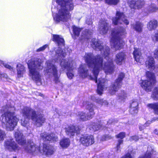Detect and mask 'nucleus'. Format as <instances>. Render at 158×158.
Listing matches in <instances>:
<instances>
[{
    "instance_id": "1",
    "label": "nucleus",
    "mask_w": 158,
    "mask_h": 158,
    "mask_svg": "<svg viewBox=\"0 0 158 158\" xmlns=\"http://www.w3.org/2000/svg\"><path fill=\"white\" fill-rule=\"evenodd\" d=\"M92 47L97 51H100L101 54L106 59V61L103 63L102 58L100 55L94 56L91 53L85 54L84 58L89 67L93 68V72L94 77L90 76L91 80L97 83V92L101 95L103 90L107 88V81L104 78H100L97 83V76L99 71L102 69L104 70L106 74H111L114 71L115 66L113 64L112 56L110 54V48L108 46L104 47L102 41L95 38L92 40Z\"/></svg>"
},
{
    "instance_id": "2",
    "label": "nucleus",
    "mask_w": 158,
    "mask_h": 158,
    "mask_svg": "<svg viewBox=\"0 0 158 158\" xmlns=\"http://www.w3.org/2000/svg\"><path fill=\"white\" fill-rule=\"evenodd\" d=\"M73 0H56L52 2V11L54 13L59 8L57 14L54 16V20L56 22L60 21L66 22L70 18L69 11L72 10L74 7Z\"/></svg>"
},
{
    "instance_id": "3",
    "label": "nucleus",
    "mask_w": 158,
    "mask_h": 158,
    "mask_svg": "<svg viewBox=\"0 0 158 158\" xmlns=\"http://www.w3.org/2000/svg\"><path fill=\"white\" fill-rule=\"evenodd\" d=\"M14 136L18 143L23 146L25 151L28 153L34 154L40 152L45 155H50L53 153V147L49 144H44L43 150L41 151L40 148L31 140H29L27 143H26V140L23 134L19 130H17L15 131Z\"/></svg>"
},
{
    "instance_id": "4",
    "label": "nucleus",
    "mask_w": 158,
    "mask_h": 158,
    "mask_svg": "<svg viewBox=\"0 0 158 158\" xmlns=\"http://www.w3.org/2000/svg\"><path fill=\"white\" fill-rule=\"evenodd\" d=\"M59 46L58 48L55 49L54 51H53V53H55L54 58L53 60L52 61L51 60H48L47 61L46 64L47 66L46 71L48 74L50 76H53L54 77V80L56 83H57L59 82V76L58 75L56 67L53 63L54 61L55 62H59L61 60L62 61H65V63L67 62L65 61L67 60V63L73 61L71 59H66L64 60V59L65 57L66 53L65 50L63 51L62 50V48Z\"/></svg>"
},
{
    "instance_id": "5",
    "label": "nucleus",
    "mask_w": 158,
    "mask_h": 158,
    "mask_svg": "<svg viewBox=\"0 0 158 158\" xmlns=\"http://www.w3.org/2000/svg\"><path fill=\"white\" fill-rule=\"evenodd\" d=\"M14 110V107L7 105L3 106L2 109V112L3 111L4 114L1 116L0 119L3 123H6L7 129L10 131L14 130L18 121V119L13 112Z\"/></svg>"
},
{
    "instance_id": "6",
    "label": "nucleus",
    "mask_w": 158,
    "mask_h": 158,
    "mask_svg": "<svg viewBox=\"0 0 158 158\" xmlns=\"http://www.w3.org/2000/svg\"><path fill=\"white\" fill-rule=\"evenodd\" d=\"M42 61L41 59L34 58L29 60L27 63L30 76L38 85L42 84L41 76L38 70L42 69Z\"/></svg>"
},
{
    "instance_id": "7",
    "label": "nucleus",
    "mask_w": 158,
    "mask_h": 158,
    "mask_svg": "<svg viewBox=\"0 0 158 158\" xmlns=\"http://www.w3.org/2000/svg\"><path fill=\"white\" fill-rule=\"evenodd\" d=\"M125 29L122 27L118 29L115 28L112 30L110 43L111 45L116 50H120L123 47L124 42L120 36L124 35L125 33Z\"/></svg>"
},
{
    "instance_id": "8",
    "label": "nucleus",
    "mask_w": 158,
    "mask_h": 158,
    "mask_svg": "<svg viewBox=\"0 0 158 158\" xmlns=\"http://www.w3.org/2000/svg\"><path fill=\"white\" fill-rule=\"evenodd\" d=\"M147 80L142 81L141 86L146 91L148 92L151 91L152 88L156 82L155 76L151 72L147 71L146 73Z\"/></svg>"
},
{
    "instance_id": "9",
    "label": "nucleus",
    "mask_w": 158,
    "mask_h": 158,
    "mask_svg": "<svg viewBox=\"0 0 158 158\" xmlns=\"http://www.w3.org/2000/svg\"><path fill=\"white\" fill-rule=\"evenodd\" d=\"M84 106H85L87 109H88L89 113L88 114H86L83 112H80L78 114V117L80 120L85 121L91 119L94 114V108L95 106L89 102H84L83 103Z\"/></svg>"
},
{
    "instance_id": "10",
    "label": "nucleus",
    "mask_w": 158,
    "mask_h": 158,
    "mask_svg": "<svg viewBox=\"0 0 158 158\" xmlns=\"http://www.w3.org/2000/svg\"><path fill=\"white\" fill-rule=\"evenodd\" d=\"M125 74L121 73L115 82L112 84L109 88V92L112 95L114 94L121 85V82L125 77Z\"/></svg>"
},
{
    "instance_id": "11",
    "label": "nucleus",
    "mask_w": 158,
    "mask_h": 158,
    "mask_svg": "<svg viewBox=\"0 0 158 158\" xmlns=\"http://www.w3.org/2000/svg\"><path fill=\"white\" fill-rule=\"evenodd\" d=\"M31 109L30 107H25L22 110L23 116L24 118L21 120V125L27 127L29 124V120L30 118L31 119Z\"/></svg>"
},
{
    "instance_id": "12",
    "label": "nucleus",
    "mask_w": 158,
    "mask_h": 158,
    "mask_svg": "<svg viewBox=\"0 0 158 158\" xmlns=\"http://www.w3.org/2000/svg\"><path fill=\"white\" fill-rule=\"evenodd\" d=\"M113 23L115 25L124 24L127 25L129 24V22L126 19L124 14L122 12L117 11L116 17L112 19Z\"/></svg>"
},
{
    "instance_id": "13",
    "label": "nucleus",
    "mask_w": 158,
    "mask_h": 158,
    "mask_svg": "<svg viewBox=\"0 0 158 158\" xmlns=\"http://www.w3.org/2000/svg\"><path fill=\"white\" fill-rule=\"evenodd\" d=\"M65 61L67 62L66 63H65V61H62L60 62L61 70H62V71H68L67 73V76L69 78L71 79L74 76V74L71 71L73 69L72 67L73 64V61L67 63V60Z\"/></svg>"
},
{
    "instance_id": "14",
    "label": "nucleus",
    "mask_w": 158,
    "mask_h": 158,
    "mask_svg": "<svg viewBox=\"0 0 158 158\" xmlns=\"http://www.w3.org/2000/svg\"><path fill=\"white\" fill-rule=\"evenodd\" d=\"M31 119L35 122V125L37 127H40L44 123L45 118L42 115H37L35 111L31 109Z\"/></svg>"
},
{
    "instance_id": "15",
    "label": "nucleus",
    "mask_w": 158,
    "mask_h": 158,
    "mask_svg": "<svg viewBox=\"0 0 158 158\" xmlns=\"http://www.w3.org/2000/svg\"><path fill=\"white\" fill-rule=\"evenodd\" d=\"M80 141L83 145L88 146L94 143V139L93 135H87L81 137Z\"/></svg>"
},
{
    "instance_id": "16",
    "label": "nucleus",
    "mask_w": 158,
    "mask_h": 158,
    "mask_svg": "<svg viewBox=\"0 0 158 158\" xmlns=\"http://www.w3.org/2000/svg\"><path fill=\"white\" fill-rule=\"evenodd\" d=\"M110 25L108 21L105 19H102L99 21V31L101 34H106L109 29Z\"/></svg>"
},
{
    "instance_id": "17",
    "label": "nucleus",
    "mask_w": 158,
    "mask_h": 158,
    "mask_svg": "<svg viewBox=\"0 0 158 158\" xmlns=\"http://www.w3.org/2000/svg\"><path fill=\"white\" fill-rule=\"evenodd\" d=\"M4 146L5 148L12 151L19 149V148L13 139H8L4 142Z\"/></svg>"
},
{
    "instance_id": "18",
    "label": "nucleus",
    "mask_w": 158,
    "mask_h": 158,
    "mask_svg": "<svg viewBox=\"0 0 158 158\" xmlns=\"http://www.w3.org/2000/svg\"><path fill=\"white\" fill-rule=\"evenodd\" d=\"M128 2L131 9H141L145 4L141 0H128Z\"/></svg>"
},
{
    "instance_id": "19",
    "label": "nucleus",
    "mask_w": 158,
    "mask_h": 158,
    "mask_svg": "<svg viewBox=\"0 0 158 158\" xmlns=\"http://www.w3.org/2000/svg\"><path fill=\"white\" fill-rule=\"evenodd\" d=\"M155 61L154 58L152 57H148L145 62L146 67L150 70H155V73L158 76V65L155 66Z\"/></svg>"
},
{
    "instance_id": "20",
    "label": "nucleus",
    "mask_w": 158,
    "mask_h": 158,
    "mask_svg": "<svg viewBox=\"0 0 158 158\" xmlns=\"http://www.w3.org/2000/svg\"><path fill=\"white\" fill-rule=\"evenodd\" d=\"M40 136L44 141H49L54 142L58 140L57 136L53 133L48 134L46 133H44L41 134Z\"/></svg>"
},
{
    "instance_id": "21",
    "label": "nucleus",
    "mask_w": 158,
    "mask_h": 158,
    "mask_svg": "<svg viewBox=\"0 0 158 158\" xmlns=\"http://www.w3.org/2000/svg\"><path fill=\"white\" fill-rule=\"evenodd\" d=\"M65 132L69 136H73L75 133L78 134L80 133V129L77 126H72L66 128Z\"/></svg>"
},
{
    "instance_id": "22",
    "label": "nucleus",
    "mask_w": 158,
    "mask_h": 158,
    "mask_svg": "<svg viewBox=\"0 0 158 158\" xmlns=\"http://www.w3.org/2000/svg\"><path fill=\"white\" fill-rule=\"evenodd\" d=\"M78 74L83 78H85L89 75L87 66L85 64L81 65L78 69Z\"/></svg>"
},
{
    "instance_id": "23",
    "label": "nucleus",
    "mask_w": 158,
    "mask_h": 158,
    "mask_svg": "<svg viewBox=\"0 0 158 158\" xmlns=\"http://www.w3.org/2000/svg\"><path fill=\"white\" fill-rule=\"evenodd\" d=\"M126 59V54L124 52H121L117 53L115 56L114 61L118 65H120Z\"/></svg>"
},
{
    "instance_id": "24",
    "label": "nucleus",
    "mask_w": 158,
    "mask_h": 158,
    "mask_svg": "<svg viewBox=\"0 0 158 158\" xmlns=\"http://www.w3.org/2000/svg\"><path fill=\"white\" fill-rule=\"evenodd\" d=\"M52 39L53 41L57 44L59 47H62L64 45V40L61 36L57 35H53Z\"/></svg>"
},
{
    "instance_id": "25",
    "label": "nucleus",
    "mask_w": 158,
    "mask_h": 158,
    "mask_svg": "<svg viewBox=\"0 0 158 158\" xmlns=\"http://www.w3.org/2000/svg\"><path fill=\"white\" fill-rule=\"evenodd\" d=\"M106 128L104 125H101V123H93L90 125L89 128L90 130L93 131H96L101 129H104Z\"/></svg>"
},
{
    "instance_id": "26",
    "label": "nucleus",
    "mask_w": 158,
    "mask_h": 158,
    "mask_svg": "<svg viewBox=\"0 0 158 158\" xmlns=\"http://www.w3.org/2000/svg\"><path fill=\"white\" fill-rule=\"evenodd\" d=\"M16 68L18 77H23L26 71L24 66L21 64H19L17 65Z\"/></svg>"
},
{
    "instance_id": "27",
    "label": "nucleus",
    "mask_w": 158,
    "mask_h": 158,
    "mask_svg": "<svg viewBox=\"0 0 158 158\" xmlns=\"http://www.w3.org/2000/svg\"><path fill=\"white\" fill-rule=\"evenodd\" d=\"M143 24L139 22H137L131 25V27L136 31L138 32H141L142 31Z\"/></svg>"
},
{
    "instance_id": "28",
    "label": "nucleus",
    "mask_w": 158,
    "mask_h": 158,
    "mask_svg": "<svg viewBox=\"0 0 158 158\" xmlns=\"http://www.w3.org/2000/svg\"><path fill=\"white\" fill-rule=\"evenodd\" d=\"M133 54L135 61L139 62H141L142 61L141 53L139 49H135Z\"/></svg>"
},
{
    "instance_id": "29",
    "label": "nucleus",
    "mask_w": 158,
    "mask_h": 158,
    "mask_svg": "<svg viewBox=\"0 0 158 158\" xmlns=\"http://www.w3.org/2000/svg\"><path fill=\"white\" fill-rule=\"evenodd\" d=\"M116 136L117 138H119L121 139L120 140H118V143L117 146V151H120V145L122 144L123 143V139L125 137V133L123 132H120Z\"/></svg>"
},
{
    "instance_id": "30",
    "label": "nucleus",
    "mask_w": 158,
    "mask_h": 158,
    "mask_svg": "<svg viewBox=\"0 0 158 158\" xmlns=\"http://www.w3.org/2000/svg\"><path fill=\"white\" fill-rule=\"evenodd\" d=\"M157 25V21L156 20H152L148 23L147 27L149 30L152 31L156 29Z\"/></svg>"
},
{
    "instance_id": "31",
    "label": "nucleus",
    "mask_w": 158,
    "mask_h": 158,
    "mask_svg": "<svg viewBox=\"0 0 158 158\" xmlns=\"http://www.w3.org/2000/svg\"><path fill=\"white\" fill-rule=\"evenodd\" d=\"M60 145L63 148H67L70 145V141L69 139L64 138L60 142Z\"/></svg>"
},
{
    "instance_id": "32",
    "label": "nucleus",
    "mask_w": 158,
    "mask_h": 158,
    "mask_svg": "<svg viewBox=\"0 0 158 158\" xmlns=\"http://www.w3.org/2000/svg\"><path fill=\"white\" fill-rule=\"evenodd\" d=\"M148 107L153 110L155 114L158 115V102L149 104L147 105Z\"/></svg>"
},
{
    "instance_id": "33",
    "label": "nucleus",
    "mask_w": 158,
    "mask_h": 158,
    "mask_svg": "<svg viewBox=\"0 0 158 158\" xmlns=\"http://www.w3.org/2000/svg\"><path fill=\"white\" fill-rule=\"evenodd\" d=\"M92 31L89 29H86L83 31L81 33L82 39H88L92 35Z\"/></svg>"
},
{
    "instance_id": "34",
    "label": "nucleus",
    "mask_w": 158,
    "mask_h": 158,
    "mask_svg": "<svg viewBox=\"0 0 158 158\" xmlns=\"http://www.w3.org/2000/svg\"><path fill=\"white\" fill-rule=\"evenodd\" d=\"M152 98L154 100H158V88L156 87L153 89L152 94L151 95Z\"/></svg>"
},
{
    "instance_id": "35",
    "label": "nucleus",
    "mask_w": 158,
    "mask_h": 158,
    "mask_svg": "<svg viewBox=\"0 0 158 158\" xmlns=\"http://www.w3.org/2000/svg\"><path fill=\"white\" fill-rule=\"evenodd\" d=\"M105 2L108 5H116L119 2V0H105Z\"/></svg>"
},
{
    "instance_id": "36",
    "label": "nucleus",
    "mask_w": 158,
    "mask_h": 158,
    "mask_svg": "<svg viewBox=\"0 0 158 158\" xmlns=\"http://www.w3.org/2000/svg\"><path fill=\"white\" fill-rule=\"evenodd\" d=\"M73 33L76 36H78L80 34V32L81 31V29L74 26L73 27Z\"/></svg>"
},
{
    "instance_id": "37",
    "label": "nucleus",
    "mask_w": 158,
    "mask_h": 158,
    "mask_svg": "<svg viewBox=\"0 0 158 158\" xmlns=\"http://www.w3.org/2000/svg\"><path fill=\"white\" fill-rule=\"evenodd\" d=\"M149 148H148V150L147 151L146 153L143 156H140L138 158H151V155L153 153L152 152H150L149 150Z\"/></svg>"
},
{
    "instance_id": "38",
    "label": "nucleus",
    "mask_w": 158,
    "mask_h": 158,
    "mask_svg": "<svg viewBox=\"0 0 158 158\" xmlns=\"http://www.w3.org/2000/svg\"><path fill=\"white\" fill-rule=\"evenodd\" d=\"M118 97L119 99L121 100H123L127 97V94L124 91H122L121 93L119 94Z\"/></svg>"
},
{
    "instance_id": "39",
    "label": "nucleus",
    "mask_w": 158,
    "mask_h": 158,
    "mask_svg": "<svg viewBox=\"0 0 158 158\" xmlns=\"http://www.w3.org/2000/svg\"><path fill=\"white\" fill-rule=\"evenodd\" d=\"M0 65L1 66L3 65L5 68L8 69L10 70H12L13 69V67H12L11 66H10L9 64L4 63L2 61L0 60Z\"/></svg>"
},
{
    "instance_id": "40",
    "label": "nucleus",
    "mask_w": 158,
    "mask_h": 158,
    "mask_svg": "<svg viewBox=\"0 0 158 158\" xmlns=\"http://www.w3.org/2000/svg\"><path fill=\"white\" fill-rule=\"evenodd\" d=\"M129 112L131 114H136L138 112V108L130 107Z\"/></svg>"
},
{
    "instance_id": "41",
    "label": "nucleus",
    "mask_w": 158,
    "mask_h": 158,
    "mask_svg": "<svg viewBox=\"0 0 158 158\" xmlns=\"http://www.w3.org/2000/svg\"><path fill=\"white\" fill-rule=\"evenodd\" d=\"M6 134L5 132L0 129V141H2L5 137Z\"/></svg>"
},
{
    "instance_id": "42",
    "label": "nucleus",
    "mask_w": 158,
    "mask_h": 158,
    "mask_svg": "<svg viewBox=\"0 0 158 158\" xmlns=\"http://www.w3.org/2000/svg\"><path fill=\"white\" fill-rule=\"evenodd\" d=\"M133 150H132V151H130V153L129 152L127 153L125 156H123L122 158H133L131 155V154L134 153Z\"/></svg>"
},
{
    "instance_id": "43",
    "label": "nucleus",
    "mask_w": 158,
    "mask_h": 158,
    "mask_svg": "<svg viewBox=\"0 0 158 158\" xmlns=\"http://www.w3.org/2000/svg\"><path fill=\"white\" fill-rule=\"evenodd\" d=\"M97 102L102 105H106L108 104V103L106 101L103 100V99L98 100H97Z\"/></svg>"
},
{
    "instance_id": "44",
    "label": "nucleus",
    "mask_w": 158,
    "mask_h": 158,
    "mask_svg": "<svg viewBox=\"0 0 158 158\" xmlns=\"http://www.w3.org/2000/svg\"><path fill=\"white\" fill-rule=\"evenodd\" d=\"M48 44H45L42 47L38 49L36 51L37 52H40L41 51H43L45 50V49L48 47Z\"/></svg>"
},
{
    "instance_id": "45",
    "label": "nucleus",
    "mask_w": 158,
    "mask_h": 158,
    "mask_svg": "<svg viewBox=\"0 0 158 158\" xmlns=\"http://www.w3.org/2000/svg\"><path fill=\"white\" fill-rule=\"evenodd\" d=\"M138 105V104L137 102H133L131 105L130 107L137 108Z\"/></svg>"
},
{
    "instance_id": "46",
    "label": "nucleus",
    "mask_w": 158,
    "mask_h": 158,
    "mask_svg": "<svg viewBox=\"0 0 158 158\" xmlns=\"http://www.w3.org/2000/svg\"><path fill=\"white\" fill-rule=\"evenodd\" d=\"M147 123V121L144 125H141L139 126V129L140 131H142L146 127L148 126L150 124H149L148 123L146 124Z\"/></svg>"
},
{
    "instance_id": "47",
    "label": "nucleus",
    "mask_w": 158,
    "mask_h": 158,
    "mask_svg": "<svg viewBox=\"0 0 158 158\" xmlns=\"http://www.w3.org/2000/svg\"><path fill=\"white\" fill-rule=\"evenodd\" d=\"M112 137L110 135H106L104 136L102 138V139L103 140H108L112 138Z\"/></svg>"
},
{
    "instance_id": "48",
    "label": "nucleus",
    "mask_w": 158,
    "mask_h": 158,
    "mask_svg": "<svg viewBox=\"0 0 158 158\" xmlns=\"http://www.w3.org/2000/svg\"><path fill=\"white\" fill-rule=\"evenodd\" d=\"M139 139V137L136 135L132 136L131 137L130 139V140L131 141H137Z\"/></svg>"
},
{
    "instance_id": "49",
    "label": "nucleus",
    "mask_w": 158,
    "mask_h": 158,
    "mask_svg": "<svg viewBox=\"0 0 158 158\" xmlns=\"http://www.w3.org/2000/svg\"><path fill=\"white\" fill-rule=\"evenodd\" d=\"M154 55L155 58L158 59V48L154 51Z\"/></svg>"
},
{
    "instance_id": "50",
    "label": "nucleus",
    "mask_w": 158,
    "mask_h": 158,
    "mask_svg": "<svg viewBox=\"0 0 158 158\" xmlns=\"http://www.w3.org/2000/svg\"><path fill=\"white\" fill-rule=\"evenodd\" d=\"M158 117H156L154 118H152L151 121H147V123L146 124L148 123H149V124H150L151 123H152L153 122H154L156 121H158Z\"/></svg>"
},
{
    "instance_id": "51",
    "label": "nucleus",
    "mask_w": 158,
    "mask_h": 158,
    "mask_svg": "<svg viewBox=\"0 0 158 158\" xmlns=\"http://www.w3.org/2000/svg\"><path fill=\"white\" fill-rule=\"evenodd\" d=\"M86 23L88 25H90L92 24V19L91 18L87 19L86 20Z\"/></svg>"
},
{
    "instance_id": "52",
    "label": "nucleus",
    "mask_w": 158,
    "mask_h": 158,
    "mask_svg": "<svg viewBox=\"0 0 158 158\" xmlns=\"http://www.w3.org/2000/svg\"><path fill=\"white\" fill-rule=\"evenodd\" d=\"M0 77L1 78H7V75L6 73L1 74L0 73Z\"/></svg>"
},
{
    "instance_id": "53",
    "label": "nucleus",
    "mask_w": 158,
    "mask_h": 158,
    "mask_svg": "<svg viewBox=\"0 0 158 158\" xmlns=\"http://www.w3.org/2000/svg\"><path fill=\"white\" fill-rule=\"evenodd\" d=\"M113 122V119H110L107 122V125H109L112 124Z\"/></svg>"
},
{
    "instance_id": "54",
    "label": "nucleus",
    "mask_w": 158,
    "mask_h": 158,
    "mask_svg": "<svg viewBox=\"0 0 158 158\" xmlns=\"http://www.w3.org/2000/svg\"><path fill=\"white\" fill-rule=\"evenodd\" d=\"M155 36L156 38V40L158 41V30L155 34Z\"/></svg>"
},
{
    "instance_id": "55",
    "label": "nucleus",
    "mask_w": 158,
    "mask_h": 158,
    "mask_svg": "<svg viewBox=\"0 0 158 158\" xmlns=\"http://www.w3.org/2000/svg\"><path fill=\"white\" fill-rule=\"evenodd\" d=\"M154 133L156 135H158V130L155 129L154 131Z\"/></svg>"
},
{
    "instance_id": "56",
    "label": "nucleus",
    "mask_w": 158,
    "mask_h": 158,
    "mask_svg": "<svg viewBox=\"0 0 158 158\" xmlns=\"http://www.w3.org/2000/svg\"><path fill=\"white\" fill-rule=\"evenodd\" d=\"M130 148H131V149H132V148H131V147H129V149H130Z\"/></svg>"
},
{
    "instance_id": "57",
    "label": "nucleus",
    "mask_w": 158,
    "mask_h": 158,
    "mask_svg": "<svg viewBox=\"0 0 158 158\" xmlns=\"http://www.w3.org/2000/svg\"><path fill=\"white\" fill-rule=\"evenodd\" d=\"M13 158H16V157H14Z\"/></svg>"
}]
</instances>
